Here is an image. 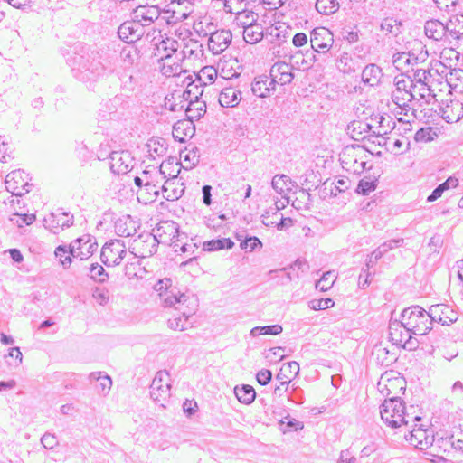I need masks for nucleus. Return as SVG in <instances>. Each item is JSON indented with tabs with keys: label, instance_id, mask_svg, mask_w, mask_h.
I'll return each instance as SVG.
<instances>
[{
	"label": "nucleus",
	"instance_id": "nucleus-8",
	"mask_svg": "<svg viewBox=\"0 0 463 463\" xmlns=\"http://www.w3.org/2000/svg\"><path fill=\"white\" fill-rule=\"evenodd\" d=\"M97 249L98 243L96 239L90 234H85L70 244L69 253L73 258L84 260L89 259Z\"/></svg>",
	"mask_w": 463,
	"mask_h": 463
},
{
	"label": "nucleus",
	"instance_id": "nucleus-32",
	"mask_svg": "<svg viewBox=\"0 0 463 463\" xmlns=\"http://www.w3.org/2000/svg\"><path fill=\"white\" fill-rule=\"evenodd\" d=\"M234 14V24L243 30L252 25L259 19V14L251 10H246L245 8Z\"/></svg>",
	"mask_w": 463,
	"mask_h": 463
},
{
	"label": "nucleus",
	"instance_id": "nucleus-43",
	"mask_svg": "<svg viewBox=\"0 0 463 463\" xmlns=\"http://www.w3.org/2000/svg\"><path fill=\"white\" fill-rule=\"evenodd\" d=\"M233 246L234 242L231 239L222 238L204 241L203 244V250L205 251H213L222 249H232Z\"/></svg>",
	"mask_w": 463,
	"mask_h": 463
},
{
	"label": "nucleus",
	"instance_id": "nucleus-49",
	"mask_svg": "<svg viewBox=\"0 0 463 463\" xmlns=\"http://www.w3.org/2000/svg\"><path fill=\"white\" fill-rule=\"evenodd\" d=\"M171 283H172L171 279L166 278L164 279H160L154 286V289L159 293L163 302H164V298H165V296L167 294L170 295L173 292L182 294L179 290H177L175 288L169 289V288L171 287Z\"/></svg>",
	"mask_w": 463,
	"mask_h": 463
},
{
	"label": "nucleus",
	"instance_id": "nucleus-45",
	"mask_svg": "<svg viewBox=\"0 0 463 463\" xmlns=\"http://www.w3.org/2000/svg\"><path fill=\"white\" fill-rule=\"evenodd\" d=\"M218 76V71L213 66H205L200 70L196 77L198 80L203 84H212Z\"/></svg>",
	"mask_w": 463,
	"mask_h": 463
},
{
	"label": "nucleus",
	"instance_id": "nucleus-23",
	"mask_svg": "<svg viewBox=\"0 0 463 463\" xmlns=\"http://www.w3.org/2000/svg\"><path fill=\"white\" fill-rule=\"evenodd\" d=\"M275 87L274 82H272L269 76L261 75L255 78L251 90L254 95L260 98H265L275 91Z\"/></svg>",
	"mask_w": 463,
	"mask_h": 463
},
{
	"label": "nucleus",
	"instance_id": "nucleus-17",
	"mask_svg": "<svg viewBox=\"0 0 463 463\" xmlns=\"http://www.w3.org/2000/svg\"><path fill=\"white\" fill-rule=\"evenodd\" d=\"M194 133L195 124L193 118H184L175 122L173 126V137L181 143H184L192 138Z\"/></svg>",
	"mask_w": 463,
	"mask_h": 463
},
{
	"label": "nucleus",
	"instance_id": "nucleus-37",
	"mask_svg": "<svg viewBox=\"0 0 463 463\" xmlns=\"http://www.w3.org/2000/svg\"><path fill=\"white\" fill-rule=\"evenodd\" d=\"M396 94H402L406 98L412 97L411 89L413 87V80L411 77L401 74L394 79Z\"/></svg>",
	"mask_w": 463,
	"mask_h": 463
},
{
	"label": "nucleus",
	"instance_id": "nucleus-26",
	"mask_svg": "<svg viewBox=\"0 0 463 463\" xmlns=\"http://www.w3.org/2000/svg\"><path fill=\"white\" fill-rule=\"evenodd\" d=\"M392 100L395 106V108L392 109V112L394 114H403L404 116H408L411 111V116H416L415 110L412 109L409 105V102H411L412 100V97L406 98L402 94H396V90H394L392 92Z\"/></svg>",
	"mask_w": 463,
	"mask_h": 463
},
{
	"label": "nucleus",
	"instance_id": "nucleus-56",
	"mask_svg": "<svg viewBox=\"0 0 463 463\" xmlns=\"http://www.w3.org/2000/svg\"><path fill=\"white\" fill-rule=\"evenodd\" d=\"M463 78V71L459 69L450 70L446 75V81L450 88L449 91H458V84L457 81L461 80Z\"/></svg>",
	"mask_w": 463,
	"mask_h": 463
},
{
	"label": "nucleus",
	"instance_id": "nucleus-55",
	"mask_svg": "<svg viewBox=\"0 0 463 463\" xmlns=\"http://www.w3.org/2000/svg\"><path fill=\"white\" fill-rule=\"evenodd\" d=\"M403 327L401 321H392L389 326V335L391 341L396 345H402L403 339H402V332H399L400 328Z\"/></svg>",
	"mask_w": 463,
	"mask_h": 463
},
{
	"label": "nucleus",
	"instance_id": "nucleus-27",
	"mask_svg": "<svg viewBox=\"0 0 463 463\" xmlns=\"http://www.w3.org/2000/svg\"><path fill=\"white\" fill-rule=\"evenodd\" d=\"M299 373V364L296 361H291L283 364L279 372L276 375L277 380L281 382V385H287L291 382V379Z\"/></svg>",
	"mask_w": 463,
	"mask_h": 463
},
{
	"label": "nucleus",
	"instance_id": "nucleus-46",
	"mask_svg": "<svg viewBox=\"0 0 463 463\" xmlns=\"http://www.w3.org/2000/svg\"><path fill=\"white\" fill-rule=\"evenodd\" d=\"M439 136V131L431 127L421 128L414 136L416 142L428 143L433 141Z\"/></svg>",
	"mask_w": 463,
	"mask_h": 463
},
{
	"label": "nucleus",
	"instance_id": "nucleus-2",
	"mask_svg": "<svg viewBox=\"0 0 463 463\" xmlns=\"http://www.w3.org/2000/svg\"><path fill=\"white\" fill-rule=\"evenodd\" d=\"M382 420L393 429L409 426L421 418L406 410L403 401L398 397L386 398L380 407Z\"/></svg>",
	"mask_w": 463,
	"mask_h": 463
},
{
	"label": "nucleus",
	"instance_id": "nucleus-57",
	"mask_svg": "<svg viewBox=\"0 0 463 463\" xmlns=\"http://www.w3.org/2000/svg\"><path fill=\"white\" fill-rule=\"evenodd\" d=\"M411 91L412 94V99H416L417 96L420 99H426L431 96L430 86L426 83H415L413 81V87H411Z\"/></svg>",
	"mask_w": 463,
	"mask_h": 463
},
{
	"label": "nucleus",
	"instance_id": "nucleus-5",
	"mask_svg": "<svg viewBox=\"0 0 463 463\" xmlns=\"http://www.w3.org/2000/svg\"><path fill=\"white\" fill-rule=\"evenodd\" d=\"M150 396L161 407H166L171 397V377L168 372L156 373L150 385Z\"/></svg>",
	"mask_w": 463,
	"mask_h": 463
},
{
	"label": "nucleus",
	"instance_id": "nucleus-12",
	"mask_svg": "<svg viewBox=\"0 0 463 463\" xmlns=\"http://www.w3.org/2000/svg\"><path fill=\"white\" fill-rule=\"evenodd\" d=\"M333 43V34L328 29L317 27L311 32L310 44L314 52L326 53L331 49Z\"/></svg>",
	"mask_w": 463,
	"mask_h": 463
},
{
	"label": "nucleus",
	"instance_id": "nucleus-53",
	"mask_svg": "<svg viewBox=\"0 0 463 463\" xmlns=\"http://www.w3.org/2000/svg\"><path fill=\"white\" fill-rule=\"evenodd\" d=\"M335 280V277L332 271L325 272L321 279L316 283V288L325 292L333 287Z\"/></svg>",
	"mask_w": 463,
	"mask_h": 463
},
{
	"label": "nucleus",
	"instance_id": "nucleus-14",
	"mask_svg": "<svg viewBox=\"0 0 463 463\" xmlns=\"http://www.w3.org/2000/svg\"><path fill=\"white\" fill-rule=\"evenodd\" d=\"M416 424L409 425L408 427L412 429L409 430V434H405L404 437L411 445L420 449H425L432 445L434 437L429 430L422 429L421 427L416 428Z\"/></svg>",
	"mask_w": 463,
	"mask_h": 463
},
{
	"label": "nucleus",
	"instance_id": "nucleus-19",
	"mask_svg": "<svg viewBox=\"0 0 463 463\" xmlns=\"http://www.w3.org/2000/svg\"><path fill=\"white\" fill-rule=\"evenodd\" d=\"M180 58L172 54H163L159 60L160 71L166 77L180 76L181 73L186 72L179 63Z\"/></svg>",
	"mask_w": 463,
	"mask_h": 463
},
{
	"label": "nucleus",
	"instance_id": "nucleus-59",
	"mask_svg": "<svg viewBox=\"0 0 463 463\" xmlns=\"http://www.w3.org/2000/svg\"><path fill=\"white\" fill-rule=\"evenodd\" d=\"M10 221L16 224L18 227H24V225H30L35 221L34 214H19L14 213L10 217Z\"/></svg>",
	"mask_w": 463,
	"mask_h": 463
},
{
	"label": "nucleus",
	"instance_id": "nucleus-61",
	"mask_svg": "<svg viewBox=\"0 0 463 463\" xmlns=\"http://www.w3.org/2000/svg\"><path fill=\"white\" fill-rule=\"evenodd\" d=\"M334 305L335 302L332 298L313 299L309 302V307L314 310H324Z\"/></svg>",
	"mask_w": 463,
	"mask_h": 463
},
{
	"label": "nucleus",
	"instance_id": "nucleus-22",
	"mask_svg": "<svg viewBox=\"0 0 463 463\" xmlns=\"http://www.w3.org/2000/svg\"><path fill=\"white\" fill-rule=\"evenodd\" d=\"M170 166H176L175 164H174V160H167L163 162L160 165L159 170H154V171H146L147 173V180L149 181V184H146V186H157L159 187V184L166 179L167 176H174V174H171L170 172H167V168Z\"/></svg>",
	"mask_w": 463,
	"mask_h": 463
},
{
	"label": "nucleus",
	"instance_id": "nucleus-63",
	"mask_svg": "<svg viewBox=\"0 0 463 463\" xmlns=\"http://www.w3.org/2000/svg\"><path fill=\"white\" fill-rule=\"evenodd\" d=\"M285 420H287V421H285L283 420H281L279 421L280 430L283 432L291 430L292 429H294V430L303 429V424L301 422L296 420L295 419H290L289 417H286Z\"/></svg>",
	"mask_w": 463,
	"mask_h": 463
},
{
	"label": "nucleus",
	"instance_id": "nucleus-41",
	"mask_svg": "<svg viewBox=\"0 0 463 463\" xmlns=\"http://www.w3.org/2000/svg\"><path fill=\"white\" fill-rule=\"evenodd\" d=\"M147 152L149 156L155 159L156 157L163 156L167 150V147L163 139L152 137L146 144Z\"/></svg>",
	"mask_w": 463,
	"mask_h": 463
},
{
	"label": "nucleus",
	"instance_id": "nucleus-6",
	"mask_svg": "<svg viewBox=\"0 0 463 463\" xmlns=\"http://www.w3.org/2000/svg\"><path fill=\"white\" fill-rule=\"evenodd\" d=\"M159 240L153 233L144 232L133 240L131 252L136 257L146 258L155 254L157 250Z\"/></svg>",
	"mask_w": 463,
	"mask_h": 463
},
{
	"label": "nucleus",
	"instance_id": "nucleus-31",
	"mask_svg": "<svg viewBox=\"0 0 463 463\" xmlns=\"http://www.w3.org/2000/svg\"><path fill=\"white\" fill-rule=\"evenodd\" d=\"M383 76L382 69L375 64H369L362 71V80L370 86H375Z\"/></svg>",
	"mask_w": 463,
	"mask_h": 463
},
{
	"label": "nucleus",
	"instance_id": "nucleus-35",
	"mask_svg": "<svg viewBox=\"0 0 463 463\" xmlns=\"http://www.w3.org/2000/svg\"><path fill=\"white\" fill-rule=\"evenodd\" d=\"M272 188L282 197H285L288 191L291 190L292 181L286 175H276L271 182Z\"/></svg>",
	"mask_w": 463,
	"mask_h": 463
},
{
	"label": "nucleus",
	"instance_id": "nucleus-40",
	"mask_svg": "<svg viewBox=\"0 0 463 463\" xmlns=\"http://www.w3.org/2000/svg\"><path fill=\"white\" fill-rule=\"evenodd\" d=\"M85 69L92 74L99 75L104 71V65L101 61V56L98 52H92L86 61Z\"/></svg>",
	"mask_w": 463,
	"mask_h": 463
},
{
	"label": "nucleus",
	"instance_id": "nucleus-24",
	"mask_svg": "<svg viewBox=\"0 0 463 463\" xmlns=\"http://www.w3.org/2000/svg\"><path fill=\"white\" fill-rule=\"evenodd\" d=\"M154 232L155 233L153 235L156 236V239L159 240V243H167L168 241H173V239L176 236L178 229L175 222H165L159 223Z\"/></svg>",
	"mask_w": 463,
	"mask_h": 463
},
{
	"label": "nucleus",
	"instance_id": "nucleus-1",
	"mask_svg": "<svg viewBox=\"0 0 463 463\" xmlns=\"http://www.w3.org/2000/svg\"><path fill=\"white\" fill-rule=\"evenodd\" d=\"M165 307H174L180 315L168 320V326L173 330L184 331L190 326L188 318L195 312L196 299L193 295L171 293L164 298Z\"/></svg>",
	"mask_w": 463,
	"mask_h": 463
},
{
	"label": "nucleus",
	"instance_id": "nucleus-28",
	"mask_svg": "<svg viewBox=\"0 0 463 463\" xmlns=\"http://www.w3.org/2000/svg\"><path fill=\"white\" fill-rule=\"evenodd\" d=\"M137 222L129 215L119 218L115 223V231L118 236L130 237L137 232Z\"/></svg>",
	"mask_w": 463,
	"mask_h": 463
},
{
	"label": "nucleus",
	"instance_id": "nucleus-9",
	"mask_svg": "<svg viewBox=\"0 0 463 463\" xmlns=\"http://www.w3.org/2000/svg\"><path fill=\"white\" fill-rule=\"evenodd\" d=\"M127 253L126 246L120 240L107 242L101 250V260L107 266L118 265Z\"/></svg>",
	"mask_w": 463,
	"mask_h": 463
},
{
	"label": "nucleus",
	"instance_id": "nucleus-44",
	"mask_svg": "<svg viewBox=\"0 0 463 463\" xmlns=\"http://www.w3.org/2000/svg\"><path fill=\"white\" fill-rule=\"evenodd\" d=\"M316 52L313 50L307 51L305 54L297 53L294 55L296 64L299 65L302 70H307L311 68L317 61Z\"/></svg>",
	"mask_w": 463,
	"mask_h": 463
},
{
	"label": "nucleus",
	"instance_id": "nucleus-42",
	"mask_svg": "<svg viewBox=\"0 0 463 463\" xmlns=\"http://www.w3.org/2000/svg\"><path fill=\"white\" fill-rule=\"evenodd\" d=\"M339 0H317L316 9L324 15H330L339 10Z\"/></svg>",
	"mask_w": 463,
	"mask_h": 463
},
{
	"label": "nucleus",
	"instance_id": "nucleus-7",
	"mask_svg": "<svg viewBox=\"0 0 463 463\" xmlns=\"http://www.w3.org/2000/svg\"><path fill=\"white\" fill-rule=\"evenodd\" d=\"M193 11L194 6L191 4L171 0L163 9V21L168 24H176L187 19Z\"/></svg>",
	"mask_w": 463,
	"mask_h": 463
},
{
	"label": "nucleus",
	"instance_id": "nucleus-13",
	"mask_svg": "<svg viewBox=\"0 0 463 463\" xmlns=\"http://www.w3.org/2000/svg\"><path fill=\"white\" fill-rule=\"evenodd\" d=\"M134 158L128 150L109 153L110 169L114 174H127L132 169Z\"/></svg>",
	"mask_w": 463,
	"mask_h": 463
},
{
	"label": "nucleus",
	"instance_id": "nucleus-29",
	"mask_svg": "<svg viewBox=\"0 0 463 463\" xmlns=\"http://www.w3.org/2000/svg\"><path fill=\"white\" fill-rule=\"evenodd\" d=\"M241 99V91L232 87L224 88L219 95V103L222 107H235L239 104Z\"/></svg>",
	"mask_w": 463,
	"mask_h": 463
},
{
	"label": "nucleus",
	"instance_id": "nucleus-25",
	"mask_svg": "<svg viewBox=\"0 0 463 463\" xmlns=\"http://www.w3.org/2000/svg\"><path fill=\"white\" fill-rule=\"evenodd\" d=\"M163 197L167 201H175L179 199L184 193L183 184H179V181L175 179H166L161 186Z\"/></svg>",
	"mask_w": 463,
	"mask_h": 463
},
{
	"label": "nucleus",
	"instance_id": "nucleus-47",
	"mask_svg": "<svg viewBox=\"0 0 463 463\" xmlns=\"http://www.w3.org/2000/svg\"><path fill=\"white\" fill-rule=\"evenodd\" d=\"M156 46L159 52H164V54L169 53L173 55L177 52L180 47V43L173 38L166 37L160 41Z\"/></svg>",
	"mask_w": 463,
	"mask_h": 463
},
{
	"label": "nucleus",
	"instance_id": "nucleus-18",
	"mask_svg": "<svg viewBox=\"0 0 463 463\" xmlns=\"http://www.w3.org/2000/svg\"><path fill=\"white\" fill-rule=\"evenodd\" d=\"M269 77L275 86L276 84L285 85L290 83L294 78L292 67L284 61L276 62L272 65Z\"/></svg>",
	"mask_w": 463,
	"mask_h": 463
},
{
	"label": "nucleus",
	"instance_id": "nucleus-58",
	"mask_svg": "<svg viewBox=\"0 0 463 463\" xmlns=\"http://www.w3.org/2000/svg\"><path fill=\"white\" fill-rule=\"evenodd\" d=\"M237 239L241 241V248L245 250L252 251L258 248L262 247V242L260 241L259 238L252 236V237H247L244 240H241V236L237 235Z\"/></svg>",
	"mask_w": 463,
	"mask_h": 463
},
{
	"label": "nucleus",
	"instance_id": "nucleus-33",
	"mask_svg": "<svg viewBox=\"0 0 463 463\" xmlns=\"http://www.w3.org/2000/svg\"><path fill=\"white\" fill-rule=\"evenodd\" d=\"M183 159L184 169H193L200 162V152L198 147L192 146L191 148L186 147L180 155Z\"/></svg>",
	"mask_w": 463,
	"mask_h": 463
},
{
	"label": "nucleus",
	"instance_id": "nucleus-60",
	"mask_svg": "<svg viewBox=\"0 0 463 463\" xmlns=\"http://www.w3.org/2000/svg\"><path fill=\"white\" fill-rule=\"evenodd\" d=\"M55 256L59 259L64 269L71 264V255L69 253L65 246L60 245L55 249Z\"/></svg>",
	"mask_w": 463,
	"mask_h": 463
},
{
	"label": "nucleus",
	"instance_id": "nucleus-52",
	"mask_svg": "<svg viewBox=\"0 0 463 463\" xmlns=\"http://www.w3.org/2000/svg\"><path fill=\"white\" fill-rule=\"evenodd\" d=\"M89 275L90 277L99 283H103L108 279V273L105 271L104 268L99 263H92L89 268Z\"/></svg>",
	"mask_w": 463,
	"mask_h": 463
},
{
	"label": "nucleus",
	"instance_id": "nucleus-11",
	"mask_svg": "<svg viewBox=\"0 0 463 463\" xmlns=\"http://www.w3.org/2000/svg\"><path fill=\"white\" fill-rule=\"evenodd\" d=\"M133 20L141 26H148L158 20H163V9L157 5H140L134 10Z\"/></svg>",
	"mask_w": 463,
	"mask_h": 463
},
{
	"label": "nucleus",
	"instance_id": "nucleus-62",
	"mask_svg": "<svg viewBox=\"0 0 463 463\" xmlns=\"http://www.w3.org/2000/svg\"><path fill=\"white\" fill-rule=\"evenodd\" d=\"M112 386V380L111 378L107 375L103 374L100 377V380L99 382V384L97 385V389L99 392L102 395H107L109 392L110 391Z\"/></svg>",
	"mask_w": 463,
	"mask_h": 463
},
{
	"label": "nucleus",
	"instance_id": "nucleus-36",
	"mask_svg": "<svg viewBox=\"0 0 463 463\" xmlns=\"http://www.w3.org/2000/svg\"><path fill=\"white\" fill-rule=\"evenodd\" d=\"M243 39L247 43L254 44L259 43L263 38V28L259 23H254L252 25L243 30Z\"/></svg>",
	"mask_w": 463,
	"mask_h": 463
},
{
	"label": "nucleus",
	"instance_id": "nucleus-50",
	"mask_svg": "<svg viewBox=\"0 0 463 463\" xmlns=\"http://www.w3.org/2000/svg\"><path fill=\"white\" fill-rule=\"evenodd\" d=\"M182 55L185 59H191L192 56L198 58L199 55H203L202 44H199L197 42L190 41L184 46Z\"/></svg>",
	"mask_w": 463,
	"mask_h": 463
},
{
	"label": "nucleus",
	"instance_id": "nucleus-21",
	"mask_svg": "<svg viewBox=\"0 0 463 463\" xmlns=\"http://www.w3.org/2000/svg\"><path fill=\"white\" fill-rule=\"evenodd\" d=\"M74 217L71 213L58 210L52 213L49 220H45L49 223V227L53 233L58 232V229H64L73 224Z\"/></svg>",
	"mask_w": 463,
	"mask_h": 463
},
{
	"label": "nucleus",
	"instance_id": "nucleus-4",
	"mask_svg": "<svg viewBox=\"0 0 463 463\" xmlns=\"http://www.w3.org/2000/svg\"><path fill=\"white\" fill-rule=\"evenodd\" d=\"M340 162L343 169L346 172L359 175L366 168V161L368 156L364 147L346 146L340 154Z\"/></svg>",
	"mask_w": 463,
	"mask_h": 463
},
{
	"label": "nucleus",
	"instance_id": "nucleus-15",
	"mask_svg": "<svg viewBox=\"0 0 463 463\" xmlns=\"http://www.w3.org/2000/svg\"><path fill=\"white\" fill-rule=\"evenodd\" d=\"M232 33L230 30H218L211 33L208 40V49L213 54H221L231 44Z\"/></svg>",
	"mask_w": 463,
	"mask_h": 463
},
{
	"label": "nucleus",
	"instance_id": "nucleus-39",
	"mask_svg": "<svg viewBox=\"0 0 463 463\" xmlns=\"http://www.w3.org/2000/svg\"><path fill=\"white\" fill-rule=\"evenodd\" d=\"M401 25L402 24L397 18L393 16H388L381 21L380 31L384 35H397L400 33Z\"/></svg>",
	"mask_w": 463,
	"mask_h": 463
},
{
	"label": "nucleus",
	"instance_id": "nucleus-10",
	"mask_svg": "<svg viewBox=\"0 0 463 463\" xmlns=\"http://www.w3.org/2000/svg\"><path fill=\"white\" fill-rule=\"evenodd\" d=\"M5 184L6 190L15 196H22L30 191L27 175L20 169L9 173Z\"/></svg>",
	"mask_w": 463,
	"mask_h": 463
},
{
	"label": "nucleus",
	"instance_id": "nucleus-38",
	"mask_svg": "<svg viewBox=\"0 0 463 463\" xmlns=\"http://www.w3.org/2000/svg\"><path fill=\"white\" fill-rule=\"evenodd\" d=\"M234 393L240 402L247 405L252 403L256 398L254 388L248 384L236 386L234 388Z\"/></svg>",
	"mask_w": 463,
	"mask_h": 463
},
{
	"label": "nucleus",
	"instance_id": "nucleus-20",
	"mask_svg": "<svg viewBox=\"0 0 463 463\" xmlns=\"http://www.w3.org/2000/svg\"><path fill=\"white\" fill-rule=\"evenodd\" d=\"M425 35L433 41H442L448 39V24H444L439 20H429L424 24Z\"/></svg>",
	"mask_w": 463,
	"mask_h": 463
},
{
	"label": "nucleus",
	"instance_id": "nucleus-30",
	"mask_svg": "<svg viewBox=\"0 0 463 463\" xmlns=\"http://www.w3.org/2000/svg\"><path fill=\"white\" fill-rule=\"evenodd\" d=\"M137 26V23H135L134 20L132 22L123 23L118 30L119 38L127 43H133L138 40L140 33Z\"/></svg>",
	"mask_w": 463,
	"mask_h": 463
},
{
	"label": "nucleus",
	"instance_id": "nucleus-54",
	"mask_svg": "<svg viewBox=\"0 0 463 463\" xmlns=\"http://www.w3.org/2000/svg\"><path fill=\"white\" fill-rule=\"evenodd\" d=\"M223 10L226 13L236 14L246 7V0H222Z\"/></svg>",
	"mask_w": 463,
	"mask_h": 463
},
{
	"label": "nucleus",
	"instance_id": "nucleus-3",
	"mask_svg": "<svg viewBox=\"0 0 463 463\" xmlns=\"http://www.w3.org/2000/svg\"><path fill=\"white\" fill-rule=\"evenodd\" d=\"M401 323L407 332L424 335L432 328L429 311L419 306L404 308L401 314Z\"/></svg>",
	"mask_w": 463,
	"mask_h": 463
},
{
	"label": "nucleus",
	"instance_id": "nucleus-16",
	"mask_svg": "<svg viewBox=\"0 0 463 463\" xmlns=\"http://www.w3.org/2000/svg\"><path fill=\"white\" fill-rule=\"evenodd\" d=\"M429 316L430 319H431V324L438 322L443 326H449L458 318L457 313L444 304L431 306L429 308Z\"/></svg>",
	"mask_w": 463,
	"mask_h": 463
},
{
	"label": "nucleus",
	"instance_id": "nucleus-51",
	"mask_svg": "<svg viewBox=\"0 0 463 463\" xmlns=\"http://www.w3.org/2000/svg\"><path fill=\"white\" fill-rule=\"evenodd\" d=\"M377 187V179L376 178H370V177H364L360 180L356 192L358 194L367 195L371 192H373Z\"/></svg>",
	"mask_w": 463,
	"mask_h": 463
},
{
	"label": "nucleus",
	"instance_id": "nucleus-48",
	"mask_svg": "<svg viewBox=\"0 0 463 463\" xmlns=\"http://www.w3.org/2000/svg\"><path fill=\"white\" fill-rule=\"evenodd\" d=\"M285 207V203L277 201L273 206L269 207L263 214H261V222L265 226H271L276 223L275 220H269V213L279 217V212Z\"/></svg>",
	"mask_w": 463,
	"mask_h": 463
},
{
	"label": "nucleus",
	"instance_id": "nucleus-34",
	"mask_svg": "<svg viewBox=\"0 0 463 463\" xmlns=\"http://www.w3.org/2000/svg\"><path fill=\"white\" fill-rule=\"evenodd\" d=\"M347 130L353 139L359 140L371 130V125L361 120H354L348 125Z\"/></svg>",
	"mask_w": 463,
	"mask_h": 463
},
{
	"label": "nucleus",
	"instance_id": "nucleus-64",
	"mask_svg": "<svg viewBox=\"0 0 463 463\" xmlns=\"http://www.w3.org/2000/svg\"><path fill=\"white\" fill-rule=\"evenodd\" d=\"M432 75L430 71L427 70H417L414 72V79L412 80L415 83H426L430 85Z\"/></svg>",
	"mask_w": 463,
	"mask_h": 463
}]
</instances>
